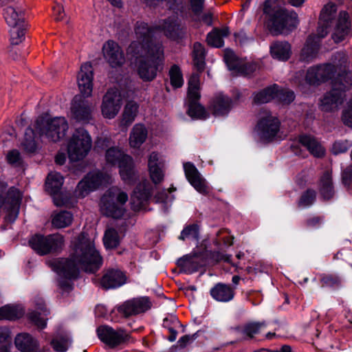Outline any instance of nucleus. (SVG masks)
Wrapping results in <instances>:
<instances>
[{"label": "nucleus", "instance_id": "11", "mask_svg": "<svg viewBox=\"0 0 352 352\" xmlns=\"http://www.w3.org/2000/svg\"><path fill=\"white\" fill-rule=\"evenodd\" d=\"M36 125L41 138L54 142L63 138L69 128L68 123L63 117L52 119L41 118L36 121Z\"/></svg>", "mask_w": 352, "mask_h": 352}, {"label": "nucleus", "instance_id": "34", "mask_svg": "<svg viewBox=\"0 0 352 352\" xmlns=\"http://www.w3.org/2000/svg\"><path fill=\"white\" fill-rule=\"evenodd\" d=\"M272 56L280 60H287L290 57L291 45L286 41H276L270 46Z\"/></svg>", "mask_w": 352, "mask_h": 352}, {"label": "nucleus", "instance_id": "24", "mask_svg": "<svg viewBox=\"0 0 352 352\" xmlns=\"http://www.w3.org/2000/svg\"><path fill=\"white\" fill-rule=\"evenodd\" d=\"M102 52L105 60L112 67L121 66L125 60L122 50L119 45L112 41H107L102 47Z\"/></svg>", "mask_w": 352, "mask_h": 352}, {"label": "nucleus", "instance_id": "16", "mask_svg": "<svg viewBox=\"0 0 352 352\" xmlns=\"http://www.w3.org/2000/svg\"><path fill=\"white\" fill-rule=\"evenodd\" d=\"M224 60L233 75L248 76L256 69V65L247 63L245 60L236 56L234 52L229 49L224 52Z\"/></svg>", "mask_w": 352, "mask_h": 352}, {"label": "nucleus", "instance_id": "30", "mask_svg": "<svg viewBox=\"0 0 352 352\" xmlns=\"http://www.w3.org/2000/svg\"><path fill=\"white\" fill-rule=\"evenodd\" d=\"M64 183L63 177L57 172H52L49 173L46 182V190L54 196H56ZM54 204L56 206L63 205L64 203L59 201L56 197H54Z\"/></svg>", "mask_w": 352, "mask_h": 352}, {"label": "nucleus", "instance_id": "23", "mask_svg": "<svg viewBox=\"0 0 352 352\" xmlns=\"http://www.w3.org/2000/svg\"><path fill=\"white\" fill-rule=\"evenodd\" d=\"M94 72L89 63H85L80 67L77 76V82L80 94L83 97H89L93 90Z\"/></svg>", "mask_w": 352, "mask_h": 352}, {"label": "nucleus", "instance_id": "46", "mask_svg": "<svg viewBox=\"0 0 352 352\" xmlns=\"http://www.w3.org/2000/svg\"><path fill=\"white\" fill-rule=\"evenodd\" d=\"M120 237L118 232L113 228H109L106 230L103 241L107 249L116 248L120 243Z\"/></svg>", "mask_w": 352, "mask_h": 352}, {"label": "nucleus", "instance_id": "48", "mask_svg": "<svg viewBox=\"0 0 352 352\" xmlns=\"http://www.w3.org/2000/svg\"><path fill=\"white\" fill-rule=\"evenodd\" d=\"M199 238V228L196 224L186 226L179 237L181 240L197 241Z\"/></svg>", "mask_w": 352, "mask_h": 352}, {"label": "nucleus", "instance_id": "38", "mask_svg": "<svg viewBox=\"0 0 352 352\" xmlns=\"http://www.w3.org/2000/svg\"><path fill=\"white\" fill-rule=\"evenodd\" d=\"M21 33L13 31L10 33V45L8 47L9 56L13 60H17L21 56L20 45L22 43Z\"/></svg>", "mask_w": 352, "mask_h": 352}, {"label": "nucleus", "instance_id": "25", "mask_svg": "<svg viewBox=\"0 0 352 352\" xmlns=\"http://www.w3.org/2000/svg\"><path fill=\"white\" fill-rule=\"evenodd\" d=\"M50 314L43 298H38L35 300V309L27 314L29 322L38 329H44L47 326V316Z\"/></svg>", "mask_w": 352, "mask_h": 352}, {"label": "nucleus", "instance_id": "43", "mask_svg": "<svg viewBox=\"0 0 352 352\" xmlns=\"http://www.w3.org/2000/svg\"><path fill=\"white\" fill-rule=\"evenodd\" d=\"M21 314L20 305H6L0 307V320H14L20 317Z\"/></svg>", "mask_w": 352, "mask_h": 352}, {"label": "nucleus", "instance_id": "22", "mask_svg": "<svg viewBox=\"0 0 352 352\" xmlns=\"http://www.w3.org/2000/svg\"><path fill=\"white\" fill-rule=\"evenodd\" d=\"M184 169L188 181L197 191L203 195L209 193L210 188L207 182L192 163H184Z\"/></svg>", "mask_w": 352, "mask_h": 352}, {"label": "nucleus", "instance_id": "52", "mask_svg": "<svg viewBox=\"0 0 352 352\" xmlns=\"http://www.w3.org/2000/svg\"><path fill=\"white\" fill-rule=\"evenodd\" d=\"M6 160L9 164L14 167L20 166L22 164L21 153L17 149H12L8 152Z\"/></svg>", "mask_w": 352, "mask_h": 352}, {"label": "nucleus", "instance_id": "15", "mask_svg": "<svg viewBox=\"0 0 352 352\" xmlns=\"http://www.w3.org/2000/svg\"><path fill=\"white\" fill-rule=\"evenodd\" d=\"M111 182V177L109 174H104L100 170H93L78 184L75 190L76 195L79 198H83L99 186Z\"/></svg>", "mask_w": 352, "mask_h": 352}, {"label": "nucleus", "instance_id": "56", "mask_svg": "<svg viewBox=\"0 0 352 352\" xmlns=\"http://www.w3.org/2000/svg\"><path fill=\"white\" fill-rule=\"evenodd\" d=\"M342 120L343 123L349 126L352 127V105L350 104L346 108L342 115Z\"/></svg>", "mask_w": 352, "mask_h": 352}, {"label": "nucleus", "instance_id": "5", "mask_svg": "<svg viewBox=\"0 0 352 352\" xmlns=\"http://www.w3.org/2000/svg\"><path fill=\"white\" fill-rule=\"evenodd\" d=\"M332 89L320 100V109L330 112L337 109L344 101V92L352 86V72L339 69L338 76L332 80Z\"/></svg>", "mask_w": 352, "mask_h": 352}, {"label": "nucleus", "instance_id": "63", "mask_svg": "<svg viewBox=\"0 0 352 352\" xmlns=\"http://www.w3.org/2000/svg\"><path fill=\"white\" fill-rule=\"evenodd\" d=\"M195 340V336L186 335L182 336L178 340V344L181 347H185L186 345Z\"/></svg>", "mask_w": 352, "mask_h": 352}, {"label": "nucleus", "instance_id": "44", "mask_svg": "<svg viewBox=\"0 0 352 352\" xmlns=\"http://www.w3.org/2000/svg\"><path fill=\"white\" fill-rule=\"evenodd\" d=\"M265 327V322H251L245 324L242 328H238L237 330L243 335L244 338H252Z\"/></svg>", "mask_w": 352, "mask_h": 352}, {"label": "nucleus", "instance_id": "58", "mask_svg": "<svg viewBox=\"0 0 352 352\" xmlns=\"http://www.w3.org/2000/svg\"><path fill=\"white\" fill-rule=\"evenodd\" d=\"M179 0H144L145 3L148 6H156L160 3L166 2V5L168 6L170 9H174L175 4L177 3Z\"/></svg>", "mask_w": 352, "mask_h": 352}, {"label": "nucleus", "instance_id": "20", "mask_svg": "<svg viewBox=\"0 0 352 352\" xmlns=\"http://www.w3.org/2000/svg\"><path fill=\"white\" fill-rule=\"evenodd\" d=\"M151 307L148 297H138L124 302L118 307V311L125 316H130L144 313Z\"/></svg>", "mask_w": 352, "mask_h": 352}, {"label": "nucleus", "instance_id": "26", "mask_svg": "<svg viewBox=\"0 0 352 352\" xmlns=\"http://www.w3.org/2000/svg\"><path fill=\"white\" fill-rule=\"evenodd\" d=\"M22 3L16 6H8L3 9V16L10 27L9 33L13 31L22 32Z\"/></svg>", "mask_w": 352, "mask_h": 352}, {"label": "nucleus", "instance_id": "49", "mask_svg": "<svg viewBox=\"0 0 352 352\" xmlns=\"http://www.w3.org/2000/svg\"><path fill=\"white\" fill-rule=\"evenodd\" d=\"M39 351V343L36 338L28 333H23V352Z\"/></svg>", "mask_w": 352, "mask_h": 352}, {"label": "nucleus", "instance_id": "6", "mask_svg": "<svg viewBox=\"0 0 352 352\" xmlns=\"http://www.w3.org/2000/svg\"><path fill=\"white\" fill-rule=\"evenodd\" d=\"M128 195L118 186H112L102 195L100 199V211L103 215L119 219L125 211Z\"/></svg>", "mask_w": 352, "mask_h": 352}, {"label": "nucleus", "instance_id": "45", "mask_svg": "<svg viewBox=\"0 0 352 352\" xmlns=\"http://www.w3.org/2000/svg\"><path fill=\"white\" fill-rule=\"evenodd\" d=\"M322 287L338 288L342 285V278L336 274H322L320 275Z\"/></svg>", "mask_w": 352, "mask_h": 352}, {"label": "nucleus", "instance_id": "29", "mask_svg": "<svg viewBox=\"0 0 352 352\" xmlns=\"http://www.w3.org/2000/svg\"><path fill=\"white\" fill-rule=\"evenodd\" d=\"M212 298L218 302L231 301L235 295L234 288L224 283H217L210 290Z\"/></svg>", "mask_w": 352, "mask_h": 352}, {"label": "nucleus", "instance_id": "31", "mask_svg": "<svg viewBox=\"0 0 352 352\" xmlns=\"http://www.w3.org/2000/svg\"><path fill=\"white\" fill-rule=\"evenodd\" d=\"M232 107V100L221 93L216 94L211 103V107L216 116L227 115Z\"/></svg>", "mask_w": 352, "mask_h": 352}, {"label": "nucleus", "instance_id": "39", "mask_svg": "<svg viewBox=\"0 0 352 352\" xmlns=\"http://www.w3.org/2000/svg\"><path fill=\"white\" fill-rule=\"evenodd\" d=\"M228 35L229 30L228 28L215 29L208 34V43L215 47H221L223 45V38Z\"/></svg>", "mask_w": 352, "mask_h": 352}, {"label": "nucleus", "instance_id": "1", "mask_svg": "<svg viewBox=\"0 0 352 352\" xmlns=\"http://www.w3.org/2000/svg\"><path fill=\"white\" fill-rule=\"evenodd\" d=\"M163 33L166 36L177 39L184 34L183 28L177 19L170 17L162 20L153 28L144 22H137L135 34L137 41L129 46L126 54L135 59V64L139 77L144 82L153 81L159 71L162 69L164 62V47L160 43H154L153 37Z\"/></svg>", "mask_w": 352, "mask_h": 352}, {"label": "nucleus", "instance_id": "32", "mask_svg": "<svg viewBox=\"0 0 352 352\" xmlns=\"http://www.w3.org/2000/svg\"><path fill=\"white\" fill-rule=\"evenodd\" d=\"M148 136V130L144 124L141 123L135 124L129 135V145L132 148H138L146 141Z\"/></svg>", "mask_w": 352, "mask_h": 352}, {"label": "nucleus", "instance_id": "3", "mask_svg": "<svg viewBox=\"0 0 352 352\" xmlns=\"http://www.w3.org/2000/svg\"><path fill=\"white\" fill-rule=\"evenodd\" d=\"M336 12L337 6L331 2L328 3L322 8L320 14L317 34L310 35L307 38L300 52V60L309 63L316 58L320 40L327 35L333 23H335V27L332 38L336 43L342 41L350 34L351 23L349 14L345 11H342L336 20Z\"/></svg>", "mask_w": 352, "mask_h": 352}, {"label": "nucleus", "instance_id": "40", "mask_svg": "<svg viewBox=\"0 0 352 352\" xmlns=\"http://www.w3.org/2000/svg\"><path fill=\"white\" fill-rule=\"evenodd\" d=\"M73 214L68 211H60L52 215V223L56 228H64L71 225Z\"/></svg>", "mask_w": 352, "mask_h": 352}, {"label": "nucleus", "instance_id": "55", "mask_svg": "<svg viewBox=\"0 0 352 352\" xmlns=\"http://www.w3.org/2000/svg\"><path fill=\"white\" fill-rule=\"evenodd\" d=\"M51 346L56 352H65L68 349V344L65 340L54 338L51 341Z\"/></svg>", "mask_w": 352, "mask_h": 352}, {"label": "nucleus", "instance_id": "50", "mask_svg": "<svg viewBox=\"0 0 352 352\" xmlns=\"http://www.w3.org/2000/svg\"><path fill=\"white\" fill-rule=\"evenodd\" d=\"M23 140V151L33 153L36 149V144L34 140V132L31 129H27Z\"/></svg>", "mask_w": 352, "mask_h": 352}, {"label": "nucleus", "instance_id": "27", "mask_svg": "<svg viewBox=\"0 0 352 352\" xmlns=\"http://www.w3.org/2000/svg\"><path fill=\"white\" fill-rule=\"evenodd\" d=\"M148 167L153 182L155 184L160 183L164 176V160L162 157L156 152H152L148 156Z\"/></svg>", "mask_w": 352, "mask_h": 352}, {"label": "nucleus", "instance_id": "54", "mask_svg": "<svg viewBox=\"0 0 352 352\" xmlns=\"http://www.w3.org/2000/svg\"><path fill=\"white\" fill-rule=\"evenodd\" d=\"M350 143L346 141H337L334 142L332 146V152L335 155L345 153L350 148Z\"/></svg>", "mask_w": 352, "mask_h": 352}, {"label": "nucleus", "instance_id": "62", "mask_svg": "<svg viewBox=\"0 0 352 352\" xmlns=\"http://www.w3.org/2000/svg\"><path fill=\"white\" fill-rule=\"evenodd\" d=\"M168 320L167 319H164L163 322V326L164 327H167L170 335L168 336V340L170 342H173L177 338V332L176 330H175L173 327H168Z\"/></svg>", "mask_w": 352, "mask_h": 352}, {"label": "nucleus", "instance_id": "36", "mask_svg": "<svg viewBox=\"0 0 352 352\" xmlns=\"http://www.w3.org/2000/svg\"><path fill=\"white\" fill-rule=\"evenodd\" d=\"M177 265L184 273L192 274L197 272L201 264L196 256L186 255L177 261Z\"/></svg>", "mask_w": 352, "mask_h": 352}, {"label": "nucleus", "instance_id": "18", "mask_svg": "<svg viewBox=\"0 0 352 352\" xmlns=\"http://www.w3.org/2000/svg\"><path fill=\"white\" fill-rule=\"evenodd\" d=\"M98 338L111 348L116 347L129 340V335L122 330L116 331L108 326H101L97 329Z\"/></svg>", "mask_w": 352, "mask_h": 352}, {"label": "nucleus", "instance_id": "2", "mask_svg": "<svg viewBox=\"0 0 352 352\" xmlns=\"http://www.w3.org/2000/svg\"><path fill=\"white\" fill-rule=\"evenodd\" d=\"M69 258H57L49 261V265L60 277L58 285L63 292L72 289L71 280L77 277L79 269L94 272L102 265V257L94 242L85 233L74 242Z\"/></svg>", "mask_w": 352, "mask_h": 352}, {"label": "nucleus", "instance_id": "51", "mask_svg": "<svg viewBox=\"0 0 352 352\" xmlns=\"http://www.w3.org/2000/svg\"><path fill=\"white\" fill-rule=\"evenodd\" d=\"M170 83L173 87L177 88L183 85L184 80L180 69L177 65L171 67L169 71Z\"/></svg>", "mask_w": 352, "mask_h": 352}, {"label": "nucleus", "instance_id": "4", "mask_svg": "<svg viewBox=\"0 0 352 352\" xmlns=\"http://www.w3.org/2000/svg\"><path fill=\"white\" fill-rule=\"evenodd\" d=\"M284 0H265L263 13L267 25L273 35L288 34L298 25V14L293 10L285 8Z\"/></svg>", "mask_w": 352, "mask_h": 352}, {"label": "nucleus", "instance_id": "9", "mask_svg": "<svg viewBox=\"0 0 352 352\" xmlns=\"http://www.w3.org/2000/svg\"><path fill=\"white\" fill-rule=\"evenodd\" d=\"M92 148V139L84 128L76 129L67 143V155L70 161L82 160Z\"/></svg>", "mask_w": 352, "mask_h": 352}, {"label": "nucleus", "instance_id": "21", "mask_svg": "<svg viewBox=\"0 0 352 352\" xmlns=\"http://www.w3.org/2000/svg\"><path fill=\"white\" fill-rule=\"evenodd\" d=\"M151 196V186L146 181L138 185L131 197V209L135 212L146 210Z\"/></svg>", "mask_w": 352, "mask_h": 352}, {"label": "nucleus", "instance_id": "33", "mask_svg": "<svg viewBox=\"0 0 352 352\" xmlns=\"http://www.w3.org/2000/svg\"><path fill=\"white\" fill-rule=\"evenodd\" d=\"M300 143L315 157H321L324 154V149L320 143L310 135H302L299 138Z\"/></svg>", "mask_w": 352, "mask_h": 352}, {"label": "nucleus", "instance_id": "57", "mask_svg": "<svg viewBox=\"0 0 352 352\" xmlns=\"http://www.w3.org/2000/svg\"><path fill=\"white\" fill-rule=\"evenodd\" d=\"M342 182L348 188L352 185V166L346 167L342 172Z\"/></svg>", "mask_w": 352, "mask_h": 352}, {"label": "nucleus", "instance_id": "7", "mask_svg": "<svg viewBox=\"0 0 352 352\" xmlns=\"http://www.w3.org/2000/svg\"><path fill=\"white\" fill-rule=\"evenodd\" d=\"M105 160L108 165L119 168L120 177L124 183L131 184L136 180L133 160L122 150L118 147L109 148L106 151Z\"/></svg>", "mask_w": 352, "mask_h": 352}, {"label": "nucleus", "instance_id": "10", "mask_svg": "<svg viewBox=\"0 0 352 352\" xmlns=\"http://www.w3.org/2000/svg\"><path fill=\"white\" fill-rule=\"evenodd\" d=\"M6 182L0 181V208L6 212V219L13 222L17 218L20 210L21 191L12 186L8 190Z\"/></svg>", "mask_w": 352, "mask_h": 352}, {"label": "nucleus", "instance_id": "42", "mask_svg": "<svg viewBox=\"0 0 352 352\" xmlns=\"http://www.w3.org/2000/svg\"><path fill=\"white\" fill-rule=\"evenodd\" d=\"M188 99V114L192 118L205 120L208 118V113L204 107L199 102V99Z\"/></svg>", "mask_w": 352, "mask_h": 352}, {"label": "nucleus", "instance_id": "8", "mask_svg": "<svg viewBox=\"0 0 352 352\" xmlns=\"http://www.w3.org/2000/svg\"><path fill=\"white\" fill-rule=\"evenodd\" d=\"M338 68L331 64H324L310 67L304 78V72H299L294 78L295 82H298L300 89L304 91L306 85H318L329 79L331 80L336 78Z\"/></svg>", "mask_w": 352, "mask_h": 352}, {"label": "nucleus", "instance_id": "59", "mask_svg": "<svg viewBox=\"0 0 352 352\" xmlns=\"http://www.w3.org/2000/svg\"><path fill=\"white\" fill-rule=\"evenodd\" d=\"M205 0H190V6L192 12L199 15L201 13Z\"/></svg>", "mask_w": 352, "mask_h": 352}, {"label": "nucleus", "instance_id": "14", "mask_svg": "<svg viewBox=\"0 0 352 352\" xmlns=\"http://www.w3.org/2000/svg\"><path fill=\"white\" fill-rule=\"evenodd\" d=\"M294 98V91L279 89L276 85L253 94V103L256 104L267 103L274 99L283 104H289Z\"/></svg>", "mask_w": 352, "mask_h": 352}, {"label": "nucleus", "instance_id": "17", "mask_svg": "<svg viewBox=\"0 0 352 352\" xmlns=\"http://www.w3.org/2000/svg\"><path fill=\"white\" fill-rule=\"evenodd\" d=\"M122 96L118 89L107 91L103 97L101 111L106 118L112 119L118 113L122 106Z\"/></svg>", "mask_w": 352, "mask_h": 352}, {"label": "nucleus", "instance_id": "47", "mask_svg": "<svg viewBox=\"0 0 352 352\" xmlns=\"http://www.w3.org/2000/svg\"><path fill=\"white\" fill-rule=\"evenodd\" d=\"M199 75L192 74L188 80V98L199 99Z\"/></svg>", "mask_w": 352, "mask_h": 352}, {"label": "nucleus", "instance_id": "35", "mask_svg": "<svg viewBox=\"0 0 352 352\" xmlns=\"http://www.w3.org/2000/svg\"><path fill=\"white\" fill-rule=\"evenodd\" d=\"M139 113V104L135 101H129L124 107L120 124L123 126L131 125Z\"/></svg>", "mask_w": 352, "mask_h": 352}, {"label": "nucleus", "instance_id": "61", "mask_svg": "<svg viewBox=\"0 0 352 352\" xmlns=\"http://www.w3.org/2000/svg\"><path fill=\"white\" fill-rule=\"evenodd\" d=\"M323 221V219L320 217H314L307 221V226L309 228H314L318 227Z\"/></svg>", "mask_w": 352, "mask_h": 352}, {"label": "nucleus", "instance_id": "64", "mask_svg": "<svg viewBox=\"0 0 352 352\" xmlns=\"http://www.w3.org/2000/svg\"><path fill=\"white\" fill-rule=\"evenodd\" d=\"M213 258L217 261H224L228 263H230L231 255L224 254L220 252H216L213 254Z\"/></svg>", "mask_w": 352, "mask_h": 352}, {"label": "nucleus", "instance_id": "41", "mask_svg": "<svg viewBox=\"0 0 352 352\" xmlns=\"http://www.w3.org/2000/svg\"><path fill=\"white\" fill-rule=\"evenodd\" d=\"M193 63L195 67L199 72H202L205 67L206 52L204 47L199 43H195L192 51Z\"/></svg>", "mask_w": 352, "mask_h": 352}, {"label": "nucleus", "instance_id": "19", "mask_svg": "<svg viewBox=\"0 0 352 352\" xmlns=\"http://www.w3.org/2000/svg\"><path fill=\"white\" fill-rule=\"evenodd\" d=\"M92 106L82 96H76L71 106L72 118L78 122L87 123L91 119Z\"/></svg>", "mask_w": 352, "mask_h": 352}, {"label": "nucleus", "instance_id": "28", "mask_svg": "<svg viewBox=\"0 0 352 352\" xmlns=\"http://www.w3.org/2000/svg\"><path fill=\"white\" fill-rule=\"evenodd\" d=\"M126 280V277L122 271L111 269L103 275L100 284L105 289H114L125 284Z\"/></svg>", "mask_w": 352, "mask_h": 352}, {"label": "nucleus", "instance_id": "53", "mask_svg": "<svg viewBox=\"0 0 352 352\" xmlns=\"http://www.w3.org/2000/svg\"><path fill=\"white\" fill-rule=\"evenodd\" d=\"M315 199L316 192L312 190H308L302 195L298 204L301 207H307L314 203Z\"/></svg>", "mask_w": 352, "mask_h": 352}, {"label": "nucleus", "instance_id": "37", "mask_svg": "<svg viewBox=\"0 0 352 352\" xmlns=\"http://www.w3.org/2000/svg\"><path fill=\"white\" fill-rule=\"evenodd\" d=\"M320 192L324 199H330L334 195L332 183L331 172L327 170L324 172L320 180Z\"/></svg>", "mask_w": 352, "mask_h": 352}, {"label": "nucleus", "instance_id": "12", "mask_svg": "<svg viewBox=\"0 0 352 352\" xmlns=\"http://www.w3.org/2000/svg\"><path fill=\"white\" fill-rule=\"evenodd\" d=\"M280 127V122L278 117L267 110L260 112L255 130L262 142H270L276 140Z\"/></svg>", "mask_w": 352, "mask_h": 352}, {"label": "nucleus", "instance_id": "60", "mask_svg": "<svg viewBox=\"0 0 352 352\" xmlns=\"http://www.w3.org/2000/svg\"><path fill=\"white\" fill-rule=\"evenodd\" d=\"M53 15L56 21H61L63 19L65 13L61 5L56 4L53 7Z\"/></svg>", "mask_w": 352, "mask_h": 352}, {"label": "nucleus", "instance_id": "13", "mask_svg": "<svg viewBox=\"0 0 352 352\" xmlns=\"http://www.w3.org/2000/svg\"><path fill=\"white\" fill-rule=\"evenodd\" d=\"M29 245L38 254L44 255L60 250L64 245V238L59 234L35 235L30 239Z\"/></svg>", "mask_w": 352, "mask_h": 352}]
</instances>
